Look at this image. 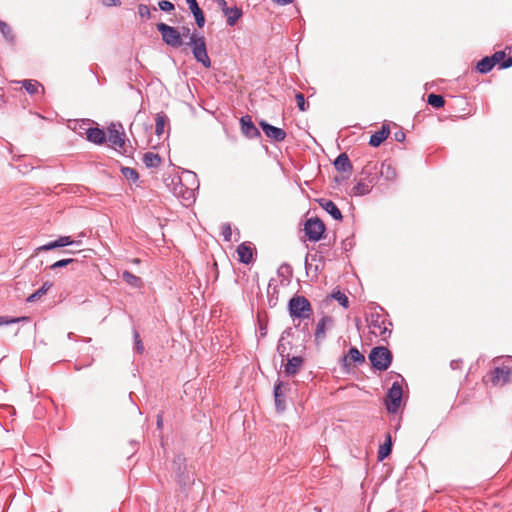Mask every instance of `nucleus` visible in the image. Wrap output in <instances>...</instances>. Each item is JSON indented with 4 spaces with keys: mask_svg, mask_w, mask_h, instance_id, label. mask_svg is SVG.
<instances>
[{
    "mask_svg": "<svg viewBox=\"0 0 512 512\" xmlns=\"http://www.w3.org/2000/svg\"><path fill=\"white\" fill-rule=\"evenodd\" d=\"M360 176V180L352 189L355 196H364L371 192L373 185L378 180V163H367L363 167Z\"/></svg>",
    "mask_w": 512,
    "mask_h": 512,
    "instance_id": "obj_1",
    "label": "nucleus"
},
{
    "mask_svg": "<svg viewBox=\"0 0 512 512\" xmlns=\"http://www.w3.org/2000/svg\"><path fill=\"white\" fill-rule=\"evenodd\" d=\"M183 174L186 176L187 181H189L190 179L192 180V186L186 187L182 183L181 177L177 176V177L172 178L171 182H172L173 187H172L171 191L173 192V194L176 197L183 199L186 202L185 205H189L195 199L194 191L196 188H198L199 183L197 180L196 173L186 170L183 172Z\"/></svg>",
    "mask_w": 512,
    "mask_h": 512,
    "instance_id": "obj_2",
    "label": "nucleus"
},
{
    "mask_svg": "<svg viewBox=\"0 0 512 512\" xmlns=\"http://www.w3.org/2000/svg\"><path fill=\"white\" fill-rule=\"evenodd\" d=\"M288 312L293 319H310L313 309L310 301L302 295H294L288 302Z\"/></svg>",
    "mask_w": 512,
    "mask_h": 512,
    "instance_id": "obj_3",
    "label": "nucleus"
},
{
    "mask_svg": "<svg viewBox=\"0 0 512 512\" xmlns=\"http://www.w3.org/2000/svg\"><path fill=\"white\" fill-rule=\"evenodd\" d=\"M393 356L391 351L384 346L374 347L369 353V360L374 369L385 371L391 365Z\"/></svg>",
    "mask_w": 512,
    "mask_h": 512,
    "instance_id": "obj_4",
    "label": "nucleus"
},
{
    "mask_svg": "<svg viewBox=\"0 0 512 512\" xmlns=\"http://www.w3.org/2000/svg\"><path fill=\"white\" fill-rule=\"evenodd\" d=\"M403 390L398 382H394L388 389L385 406L389 413H396L402 402Z\"/></svg>",
    "mask_w": 512,
    "mask_h": 512,
    "instance_id": "obj_5",
    "label": "nucleus"
},
{
    "mask_svg": "<svg viewBox=\"0 0 512 512\" xmlns=\"http://www.w3.org/2000/svg\"><path fill=\"white\" fill-rule=\"evenodd\" d=\"M304 231L310 241L317 242L322 239L325 232V225L318 217L307 219Z\"/></svg>",
    "mask_w": 512,
    "mask_h": 512,
    "instance_id": "obj_6",
    "label": "nucleus"
},
{
    "mask_svg": "<svg viewBox=\"0 0 512 512\" xmlns=\"http://www.w3.org/2000/svg\"><path fill=\"white\" fill-rule=\"evenodd\" d=\"M157 29L162 35L163 41L173 47H179L182 44V38L180 32L165 23L157 24Z\"/></svg>",
    "mask_w": 512,
    "mask_h": 512,
    "instance_id": "obj_7",
    "label": "nucleus"
},
{
    "mask_svg": "<svg viewBox=\"0 0 512 512\" xmlns=\"http://www.w3.org/2000/svg\"><path fill=\"white\" fill-rule=\"evenodd\" d=\"M108 141L118 148H122L125 144V133L120 123H112L108 127Z\"/></svg>",
    "mask_w": 512,
    "mask_h": 512,
    "instance_id": "obj_8",
    "label": "nucleus"
},
{
    "mask_svg": "<svg viewBox=\"0 0 512 512\" xmlns=\"http://www.w3.org/2000/svg\"><path fill=\"white\" fill-rule=\"evenodd\" d=\"M259 126L265 133V135L274 142H282L286 138V132L282 128L273 126L265 120L259 122Z\"/></svg>",
    "mask_w": 512,
    "mask_h": 512,
    "instance_id": "obj_9",
    "label": "nucleus"
},
{
    "mask_svg": "<svg viewBox=\"0 0 512 512\" xmlns=\"http://www.w3.org/2000/svg\"><path fill=\"white\" fill-rule=\"evenodd\" d=\"M191 44L193 45V54L195 59L202 64H210L204 39L196 38L195 35H192Z\"/></svg>",
    "mask_w": 512,
    "mask_h": 512,
    "instance_id": "obj_10",
    "label": "nucleus"
},
{
    "mask_svg": "<svg viewBox=\"0 0 512 512\" xmlns=\"http://www.w3.org/2000/svg\"><path fill=\"white\" fill-rule=\"evenodd\" d=\"M173 464L176 466V475L178 478V482L182 486L189 485L193 480L190 478V476L186 473V464H185V457L181 454L177 455L174 458Z\"/></svg>",
    "mask_w": 512,
    "mask_h": 512,
    "instance_id": "obj_11",
    "label": "nucleus"
},
{
    "mask_svg": "<svg viewBox=\"0 0 512 512\" xmlns=\"http://www.w3.org/2000/svg\"><path fill=\"white\" fill-rule=\"evenodd\" d=\"M241 131L244 136L249 139L260 138L261 133L255 124L252 122V119L249 115H245L240 119Z\"/></svg>",
    "mask_w": 512,
    "mask_h": 512,
    "instance_id": "obj_12",
    "label": "nucleus"
},
{
    "mask_svg": "<svg viewBox=\"0 0 512 512\" xmlns=\"http://www.w3.org/2000/svg\"><path fill=\"white\" fill-rule=\"evenodd\" d=\"M333 325V318L328 315H324L316 324L314 337L315 342L319 345L326 338V329L328 326Z\"/></svg>",
    "mask_w": 512,
    "mask_h": 512,
    "instance_id": "obj_13",
    "label": "nucleus"
},
{
    "mask_svg": "<svg viewBox=\"0 0 512 512\" xmlns=\"http://www.w3.org/2000/svg\"><path fill=\"white\" fill-rule=\"evenodd\" d=\"M74 243H75V241L72 240L70 236H60L56 240L50 241L42 246H39L36 249V252L50 251V250H53L56 248L73 245Z\"/></svg>",
    "mask_w": 512,
    "mask_h": 512,
    "instance_id": "obj_14",
    "label": "nucleus"
},
{
    "mask_svg": "<svg viewBox=\"0 0 512 512\" xmlns=\"http://www.w3.org/2000/svg\"><path fill=\"white\" fill-rule=\"evenodd\" d=\"M288 383H284L282 381H277L274 385V401H275V407L278 412H283L286 409V404L284 400V394L282 392L283 387H288Z\"/></svg>",
    "mask_w": 512,
    "mask_h": 512,
    "instance_id": "obj_15",
    "label": "nucleus"
},
{
    "mask_svg": "<svg viewBox=\"0 0 512 512\" xmlns=\"http://www.w3.org/2000/svg\"><path fill=\"white\" fill-rule=\"evenodd\" d=\"M284 359L287 360V363L285 364L284 367V373L287 376H294L295 374H297L304 363V359L301 356H288L285 357Z\"/></svg>",
    "mask_w": 512,
    "mask_h": 512,
    "instance_id": "obj_16",
    "label": "nucleus"
},
{
    "mask_svg": "<svg viewBox=\"0 0 512 512\" xmlns=\"http://www.w3.org/2000/svg\"><path fill=\"white\" fill-rule=\"evenodd\" d=\"M317 202L333 219L338 221L342 220V213L332 200L320 198Z\"/></svg>",
    "mask_w": 512,
    "mask_h": 512,
    "instance_id": "obj_17",
    "label": "nucleus"
},
{
    "mask_svg": "<svg viewBox=\"0 0 512 512\" xmlns=\"http://www.w3.org/2000/svg\"><path fill=\"white\" fill-rule=\"evenodd\" d=\"M369 324L372 328L379 330V335L391 334V330L386 326V320L379 313H371Z\"/></svg>",
    "mask_w": 512,
    "mask_h": 512,
    "instance_id": "obj_18",
    "label": "nucleus"
},
{
    "mask_svg": "<svg viewBox=\"0 0 512 512\" xmlns=\"http://www.w3.org/2000/svg\"><path fill=\"white\" fill-rule=\"evenodd\" d=\"M477 64H512V58L506 59L504 51H497L492 56L482 58Z\"/></svg>",
    "mask_w": 512,
    "mask_h": 512,
    "instance_id": "obj_19",
    "label": "nucleus"
},
{
    "mask_svg": "<svg viewBox=\"0 0 512 512\" xmlns=\"http://www.w3.org/2000/svg\"><path fill=\"white\" fill-rule=\"evenodd\" d=\"M383 177L387 181H394L397 178V171L395 167L387 161L378 165V178Z\"/></svg>",
    "mask_w": 512,
    "mask_h": 512,
    "instance_id": "obj_20",
    "label": "nucleus"
},
{
    "mask_svg": "<svg viewBox=\"0 0 512 512\" xmlns=\"http://www.w3.org/2000/svg\"><path fill=\"white\" fill-rule=\"evenodd\" d=\"M86 137L88 141L101 145L106 141V134L103 129L98 127H91L86 130Z\"/></svg>",
    "mask_w": 512,
    "mask_h": 512,
    "instance_id": "obj_21",
    "label": "nucleus"
},
{
    "mask_svg": "<svg viewBox=\"0 0 512 512\" xmlns=\"http://www.w3.org/2000/svg\"><path fill=\"white\" fill-rule=\"evenodd\" d=\"M390 129L387 125H383L380 130L370 136L369 145L372 147L380 146L389 136Z\"/></svg>",
    "mask_w": 512,
    "mask_h": 512,
    "instance_id": "obj_22",
    "label": "nucleus"
},
{
    "mask_svg": "<svg viewBox=\"0 0 512 512\" xmlns=\"http://www.w3.org/2000/svg\"><path fill=\"white\" fill-rule=\"evenodd\" d=\"M511 371L508 367H496L493 371L492 382L494 385L498 383L505 384L509 382Z\"/></svg>",
    "mask_w": 512,
    "mask_h": 512,
    "instance_id": "obj_23",
    "label": "nucleus"
},
{
    "mask_svg": "<svg viewBox=\"0 0 512 512\" xmlns=\"http://www.w3.org/2000/svg\"><path fill=\"white\" fill-rule=\"evenodd\" d=\"M333 165L339 172H350L353 168L346 153H340L334 160Z\"/></svg>",
    "mask_w": 512,
    "mask_h": 512,
    "instance_id": "obj_24",
    "label": "nucleus"
},
{
    "mask_svg": "<svg viewBox=\"0 0 512 512\" xmlns=\"http://www.w3.org/2000/svg\"><path fill=\"white\" fill-rule=\"evenodd\" d=\"M186 3L188 4L189 9L194 16L197 25L200 28L203 27L205 24V17H204V14H203L201 8L199 7L197 1L196 0H186Z\"/></svg>",
    "mask_w": 512,
    "mask_h": 512,
    "instance_id": "obj_25",
    "label": "nucleus"
},
{
    "mask_svg": "<svg viewBox=\"0 0 512 512\" xmlns=\"http://www.w3.org/2000/svg\"><path fill=\"white\" fill-rule=\"evenodd\" d=\"M237 253L239 256V261L243 264H249L253 258V250L246 243H241L237 247Z\"/></svg>",
    "mask_w": 512,
    "mask_h": 512,
    "instance_id": "obj_26",
    "label": "nucleus"
},
{
    "mask_svg": "<svg viewBox=\"0 0 512 512\" xmlns=\"http://www.w3.org/2000/svg\"><path fill=\"white\" fill-rule=\"evenodd\" d=\"M350 359L353 363L355 364H362L365 362V357L363 354L360 353V351L358 350V348L356 347H351L349 349V352H348V355L344 356L343 357V362H344V365H347V359Z\"/></svg>",
    "mask_w": 512,
    "mask_h": 512,
    "instance_id": "obj_27",
    "label": "nucleus"
},
{
    "mask_svg": "<svg viewBox=\"0 0 512 512\" xmlns=\"http://www.w3.org/2000/svg\"><path fill=\"white\" fill-rule=\"evenodd\" d=\"M143 163L147 168H156L161 164V157L159 154L153 152H146L143 155Z\"/></svg>",
    "mask_w": 512,
    "mask_h": 512,
    "instance_id": "obj_28",
    "label": "nucleus"
},
{
    "mask_svg": "<svg viewBox=\"0 0 512 512\" xmlns=\"http://www.w3.org/2000/svg\"><path fill=\"white\" fill-rule=\"evenodd\" d=\"M392 452V440H391V435L388 433L387 434V437H386V441L384 442V444H382L380 447H379V450H378V460L380 461H383L385 458H387Z\"/></svg>",
    "mask_w": 512,
    "mask_h": 512,
    "instance_id": "obj_29",
    "label": "nucleus"
},
{
    "mask_svg": "<svg viewBox=\"0 0 512 512\" xmlns=\"http://www.w3.org/2000/svg\"><path fill=\"white\" fill-rule=\"evenodd\" d=\"M0 32L4 39L10 43H14L16 40V34L13 28L5 21L0 20Z\"/></svg>",
    "mask_w": 512,
    "mask_h": 512,
    "instance_id": "obj_30",
    "label": "nucleus"
},
{
    "mask_svg": "<svg viewBox=\"0 0 512 512\" xmlns=\"http://www.w3.org/2000/svg\"><path fill=\"white\" fill-rule=\"evenodd\" d=\"M68 265H72L73 266L72 269L73 270H77L78 269L77 266L79 265V261L77 259H74V258L61 259V260H58L55 263L51 264L49 266V269L52 270V271H55L58 268H63V267H66Z\"/></svg>",
    "mask_w": 512,
    "mask_h": 512,
    "instance_id": "obj_31",
    "label": "nucleus"
},
{
    "mask_svg": "<svg viewBox=\"0 0 512 512\" xmlns=\"http://www.w3.org/2000/svg\"><path fill=\"white\" fill-rule=\"evenodd\" d=\"M52 287V282L46 281L43 283V285L36 290L34 293H32L30 296L27 297L26 301L29 303L35 302L39 300L43 295L47 293V291Z\"/></svg>",
    "mask_w": 512,
    "mask_h": 512,
    "instance_id": "obj_32",
    "label": "nucleus"
},
{
    "mask_svg": "<svg viewBox=\"0 0 512 512\" xmlns=\"http://www.w3.org/2000/svg\"><path fill=\"white\" fill-rule=\"evenodd\" d=\"M168 117L165 113L160 112L156 114L155 118V133L161 136L164 133L165 125L168 123Z\"/></svg>",
    "mask_w": 512,
    "mask_h": 512,
    "instance_id": "obj_33",
    "label": "nucleus"
},
{
    "mask_svg": "<svg viewBox=\"0 0 512 512\" xmlns=\"http://www.w3.org/2000/svg\"><path fill=\"white\" fill-rule=\"evenodd\" d=\"M19 84H22V88L26 90V92L30 95H34L38 92L39 88H42V85L36 81V80H23L18 82Z\"/></svg>",
    "mask_w": 512,
    "mask_h": 512,
    "instance_id": "obj_34",
    "label": "nucleus"
},
{
    "mask_svg": "<svg viewBox=\"0 0 512 512\" xmlns=\"http://www.w3.org/2000/svg\"><path fill=\"white\" fill-rule=\"evenodd\" d=\"M122 279L131 287L140 288L142 286V280L140 277L132 274L131 272L125 270L122 273Z\"/></svg>",
    "mask_w": 512,
    "mask_h": 512,
    "instance_id": "obj_35",
    "label": "nucleus"
},
{
    "mask_svg": "<svg viewBox=\"0 0 512 512\" xmlns=\"http://www.w3.org/2000/svg\"><path fill=\"white\" fill-rule=\"evenodd\" d=\"M225 16L227 17V24L233 26L242 16V11L237 7H230L228 11H226Z\"/></svg>",
    "mask_w": 512,
    "mask_h": 512,
    "instance_id": "obj_36",
    "label": "nucleus"
},
{
    "mask_svg": "<svg viewBox=\"0 0 512 512\" xmlns=\"http://www.w3.org/2000/svg\"><path fill=\"white\" fill-rule=\"evenodd\" d=\"M292 349V344L290 341L278 340L277 343V353L280 355L282 359L289 356V351Z\"/></svg>",
    "mask_w": 512,
    "mask_h": 512,
    "instance_id": "obj_37",
    "label": "nucleus"
},
{
    "mask_svg": "<svg viewBox=\"0 0 512 512\" xmlns=\"http://www.w3.org/2000/svg\"><path fill=\"white\" fill-rule=\"evenodd\" d=\"M427 103L433 108L440 109L445 105V100L441 95L431 93L427 97Z\"/></svg>",
    "mask_w": 512,
    "mask_h": 512,
    "instance_id": "obj_38",
    "label": "nucleus"
},
{
    "mask_svg": "<svg viewBox=\"0 0 512 512\" xmlns=\"http://www.w3.org/2000/svg\"><path fill=\"white\" fill-rule=\"evenodd\" d=\"M331 298L336 300L343 308H348V297L340 290H333V292L331 293Z\"/></svg>",
    "mask_w": 512,
    "mask_h": 512,
    "instance_id": "obj_39",
    "label": "nucleus"
},
{
    "mask_svg": "<svg viewBox=\"0 0 512 512\" xmlns=\"http://www.w3.org/2000/svg\"><path fill=\"white\" fill-rule=\"evenodd\" d=\"M121 173L127 180L132 182H136L139 178L137 171L130 167H122Z\"/></svg>",
    "mask_w": 512,
    "mask_h": 512,
    "instance_id": "obj_40",
    "label": "nucleus"
},
{
    "mask_svg": "<svg viewBox=\"0 0 512 512\" xmlns=\"http://www.w3.org/2000/svg\"><path fill=\"white\" fill-rule=\"evenodd\" d=\"M28 317H9V316H0V326L10 325L14 323H19L22 321H27Z\"/></svg>",
    "mask_w": 512,
    "mask_h": 512,
    "instance_id": "obj_41",
    "label": "nucleus"
},
{
    "mask_svg": "<svg viewBox=\"0 0 512 512\" xmlns=\"http://www.w3.org/2000/svg\"><path fill=\"white\" fill-rule=\"evenodd\" d=\"M134 351L138 354L144 352V345L137 330H133Z\"/></svg>",
    "mask_w": 512,
    "mask_h": 512,
    "instance_id": "obj_42",
    "label": "nucleus"
},
{
    "mask_svg": "<svg viewBox=\"0 0 512 512\" xmlns=\"http://www.w3.org/2000/svg\"><path fill=\"white\" fill-rule=\"evenodd\" d=\"M295 100L300 111L304 112L308 109L309 105L306 103L305 97L302 93H297L295 95Z\"/></svg>",
    "mask_w": 512,
    "mask_h": 512,
    "instance_id": "obj_43",
    "label": "nucleus"
},
{
    "mask_svg": "<svg viewBox=\"0 0 512 512\" xmlns=\"http://www.w3.org/2000/svg\"><path fill=\"white\" fill-rule=\"evenodd\" d=\"M138 14L142 18H150L151 17V11L150 8L147 5L140 4L138 6Z\"/></svg>",
    "mask_w": 512,
    "mask_h": 512,
    "instance_id": "obj_44",
    "label": "nucleus"
},
{
    "mask_svg": "<svg viewBox=\"0 0 512 512\" xmlns=\"http://www.w3.org/2000/svg\"><path fill=\"white\" fill-rule=\"evenodd\" d=\"M495 66H474L472 73L487 74L492 71Z\"/></svg>",
    "mask_w": 512,
    "mask_h": 512,
    "instance_id": "obj_45",
    "label": "nucleus"
},
{
    "mask_svg": "<svg viewBox=\"0 0 512 512\" xmlns=\"http://www.w3.org/2000/svg\"><path fill=\"white\" fill-rule=\"evenodd\" d=\"M159 8L163 11H172L174 9V5L172 2L167 0H162L158 3Z\"/></svg>",
    "mask_w": 512,
    "mask_h": 512,
    "instance_id": "obj_46",
    "label": "nucleus"
},
{
    "mask_svg": "<svg viewBox=\"0 0 512 512\" xmlns=\"http://www.w3.org/2000/svg\"><path fill=\"white\" fill-rule=\"evenodd\" d=\"M222 235L224 237V240H226V241L231 240L232 231H231V227L229 224L226 223L222 226Z\"/></svg>",
    "mask_w": 512,
    "mask_h": 512,
    "instance_id": "obj_47",
    "label": "nucleus"
},
{
    "mask_svg": "<svg viewBox=\"0 0 512 512\" xmlns=\"http://www.w3.org/2000/svg\"><path fill=\"white\" fill-rule=\"evenodd\" d=\"M293 334H294L293 328L292 327H287L282 332L279 340H286V338L293 336Z\"/></svg>",
    "mask_w": 512,
    "mask_h": 512,
    "instance_id": "obj_48",
    "label": "nucleus"
},
{
    "mask_svg": "<svg viewBox=\"0 0 512 512\" xmlns=\"http://www.w3.org/2000/svg\"><path fill=\"white\" fill-rule=\"evenodd\" d=\"M217 5L223 11L224 14L230 8L227 6V2L225 0H217Z\"/></svg>",
    "mask_w": 512,
    "mask_h": 512,
    "instance_id": "obj_49",
    "label": "nucleus"
},
{
    "mask_svg": "<svg viewBox=\"0 0 512 512\" xmlns=\"http://www.w3.org/2000/svg\"><path fill=\"white\" fill-rule=\"evenodd\" d=\"M302 332L304 333V341H308L311 338V334L309 332L308 324L305 323L302 327Z\"/></svg>",
    "mask_w": 512,
    "mask_h": 512,
    "instance_id": "obj_50",
    "label": "nucleus"
},
{
    "mask_svg": "<svg viewBox=\"0 0 512 512\" xmlns=\"http://www.w3.org/2000/svg\"><path fill=\"white\" fill-rule=\"evenodd\" d=\"M394 139L397 142H403L405 140V133L403 131H397L394 133Z\"/></svg>",
    "mask_w": 512,
    "mask_h": 512,
    "instance_id": "obj_51",
    "label": "nucleus"
},
{
    "mask_svg": "<svg viewBox=\"0 0 512 512\" xmlns=\"http://www.w3.org/2000/svg\"><path fill=\"white\" fill-rule=\"evenodd\" d=\"M103 4L105 6H119L121 4L120 0H103Z\"/></svg>",
    "mask_w": 512,
    "mask_h": 512,
    "instance_id": "obj_52",
    "label": "nucleus"
},
{
    "mask_svg": "<svg viewBox=\"0 0 512 512\" xmlns=\"http://www.w3.org/2000/svg\"><path fill=\"white\" fill-rule=\"evenodd\" d=\"M279 271H284L288 274H292V267L289 264L284 263L280 266Z\"/></svg>",
    "mask_w": 512,
    "mask_h": 512,
    "instance_id": "obj_53",
    "label": "nucleus"
},
{
    "mask_svg": "<svg viewBox=\"0 0 512 512\" xmlns=\"http://www.w3.org/2000/svg\"><path fill=\"white\" fill-rule=\"evenodd\" d=\"M461 363H462V361H461V360H452V361H451V363H450V367H451L453 370L460 369V367H461Z\"/></svg>",
    "mask_w": 512,
    "mask_h": 512,
    "instance_id": "obj_54",
    "label": "nucleus"
},
{
    "mask_svg": "<svg viewBox=\"0 0 512 512\" xmlns=\"http://www.w3.org/2000/svg\"><path fill=\"white\" fill-rule=\"evenodd\" d=\"M259 332H260V335L262 337L266 336V334H267V326H266V324H262V323L260 324Z\"/></svg>",
    "mask_w": 512,
    "mask_h": 512,
    "instance_id": "obj_55",
    "label": "nucleus"
},
{
    "mask_svg": "<svg viewBox=\"0 0 512 512\" xmlns=\"http://www.w3.org/2000/svg\"><path fill=\"white\" fill-rule=\"evenodd\" d=\"M275 3L279 5H287L293 2V0H273Z\"/></svg>",
    "mask_w": 512,
    "mask_h": 512,
    "instance_id": "obj_56",
    "label": "nucleus"
},
{
    "mask_svg": "<svg viewBox=\"0 0 512 512\" xmlns=\"http://www.w3.org/2000/svg\"><path fill=\"white\" fill-rule=\"evenodd\" d=\"M163 425V418L161 414H158L157 416V427L158 429H161Z\"/></svg>",
    "mask_w": 512,
    "mask_h": 512,
    "instance_id": "obj_57",
    "label": "nucleus"
},
{
    "mask_svg": "<svg viewBox=\"0 0 512 512\" xmlns=\"http://www.w3.org/2000/svg\"><path fill=\"white\" fill-rule=\"evenodd\" d=\"M430 88H432V84H430V83H426V84H425V89H426V90H428V89H430Z\"/></svg>",
    "mask_w": 512,
    "mask_h": 512,
    "instance_id": "obj_58",
    "label": "nucleus"
},
{
    "mask_svg": "<svg viewBox=\"0 0 512 512\" xmlns=\"http://www.w3.org/2000/svg\"><path fill=\"white\" fill-rule=\"evenodd\" d=\"M510 66H506V65H503V66H498V68L501 70V69H506V68H509Z\"/></svg>",
    "mask_w": 512,
    "mask_h": 512,
    "instance_id": "obj_59",
    "label": "nucleus"
},
{
    "mask_svg": "<svg viewBox=\"0 0 512 512\" xmlns=\"http://www.w3.org/2000/svg\"><path fill=\"white\" fill-rule=\"evenodd\" d=\"M344 245H345V246H344V249H346V250H347V249H348L347 247H350V245H351V244H350V243H349V244H347V243H346V241H345V242H344Z\"/></svg>",
    "mask_w": 512,
    "mask_h": 512,
    "instance_id": "obj_60",
    "label": "nucleus"
},
{
    "mask_svg": "<svg viewBox=\"0 0 512 512\" xmlns=\"http://www.w3.org/2000/svg\"><path fill=\"white\" fill-rule=\"evenodd\" d=\"M344 245H345V246H344V249H346V250H347V249H348L347 247H350V245H351V244H350V243H349V244H347V243H346V241H345V242H344Z\"/></svg>",
    "mask_w": 512,
    "mask_h": 512,
    "instance_id": "obj_61",
    "label": "nucleus"
},
{
    "mask_svg": "<svg viewBox=\"0 0 512 512\" xmlns=\"http://www.w3.org/2000/svg\"><path fill=\"white\" fill-rule=\"evenodd\" d=\"M376 307L379 308V310H383V308L379 305H377Z\"/></svg>",
    "mask_w": 512,
    "mask_h": 512,
    "instance_id": "obj_62",
    "label": "nucleus"
}]
</instances>
